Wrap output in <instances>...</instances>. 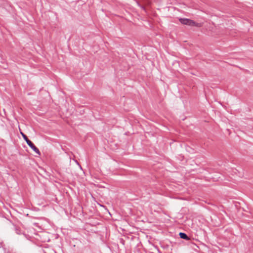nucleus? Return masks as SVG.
I'll return each instance as SVG.
<instances>
[{"instance_id":"nucleus-5","label":"nucleus","mask_w":253,"mask_h":253,"mask_svg":"<svg viewBox=\"0 0 253 253\" xmlns=\"http://www.w3.org/2000/svg\"><path fill=\"white\" fill-rule=\"evenodd\" d=\"M16 233H17V234H19V231H16Z\"/></svg>"},{"instance_id":"nucleus-3","label":"nucleus","mask_w":253,"mask_h":253,"mask_svg":"<svg viewBox=\"0 0 253 253\" xmlns=\"http://www.w3.org/2000/svg\"><path fill=\"white\" fill-rule=\"evenodd\" d=\"M179 236L181 239H185L186 240H189V238L188 236L184 233L180 232L179 233Z\"/></svg>"},{"instance_id":"nucleus-2","label":"nucleus","mask_w":253,"mask_h":253,"mask_svg":"<svg viewBox=\"0 0 253 253\" xmlns=\"http://www.w3.org/2000/svg\"><path fill=\"white\" fill-rule=\"evenodd\" d=\"M179 21L184 25H189V26H196V23L190 19L187 18H180Z\"/></svg>"},{"instance_id":"nucleus-1","label":"nucleus","mask_w":253,"mask_h":253,"mask_svg":"<svg viewBox=\"0 0 253 253\" xmlns=\"http://www.w3.org/2000/svg\"><path fill=\"white\" fill-rule=\"evenodd\" d=\"M21 134L23 138V139L25 140L28 146L37 154L40 155V152L38 148H37L35 145L32 143V142L30 140L27 136L23 132H21Z\"/></svg>"},{"instance_id":"nucleus-4","label":"nucleus","mask_w":253,"mask_h":253,"mask_svg":"<svg viewBox=\"0 0 253 253\" xmlns=\"http://www.w3.org/2000/svg\"><path fill=\"white\" fill-rule=\"evenodd\" d=\"M16 233H17V234H19V231H16Z\"/></svg>"}]
</instances>
